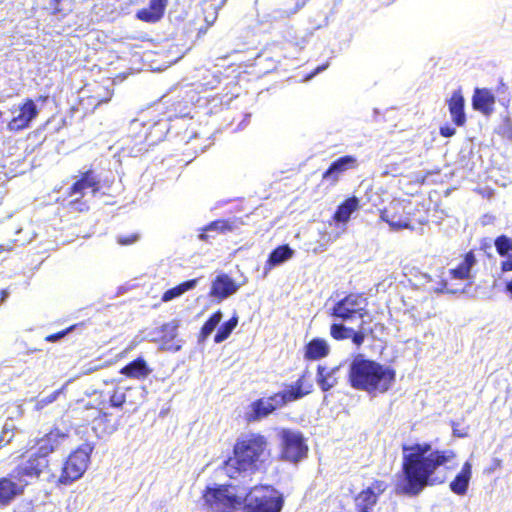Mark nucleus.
Instances as JSON below:
<instances>
[{"label": "nucleus", "instance_id": "obj_20", "mask_svg": "<svg viewBox=\"0 0 512 512\" xmlns=\"http://www.w3.org/2000/svg\"><path fill=\"white\" fill-rule=\"evenodd\" d=\"M27 482L22 480L13 481L3 478L0 480V505L8 504L16 495L22 492Z\"/></svg>", "mask_w": 512, "mask_h": 512}, {"label": "nucleus", "instance_id": "obj_14", "mask_svg": "<svg viewBox=\"0 0 512 512\" xmlns=\"http://www.w3.org/2000/svg\"><path fill=\"white\" fill-rule=\"evenodd\" d=\"M357 166L358 160L356 157L351 155L340 157L335 160L323 174V180L335 184L343 173L350 169H355Z\"/></svg>", "mask_w": 512, "mask_h": 512}, {"label": "nucleus", "instance_id": "obj_12", "mask_svg": "<svg viewBox=\"0 0 512 512\" xmlns=\"http://www.w3.org/2000/svg\"><path fill=\"white\" fill-rule=\"evenodd\" d=\"M286 403L287 395L280 393L267 399H260L250 405L249 411L246 413V418L248 421H258Z\"/></svg>", "mask_w": 512, "mask_h": 512}, {"label": "nucleus", "instance_id": "obj_32", "mask_svg": "<svg viewBox=\"0 0 512 512\" xmlns=\"http://www.w3.org/2000/svg\"><path fill=\"white\" fill-rule=\"evenodd\" d=\"M353 329L343 324H332L330 328L331 336L336 340L348 339L352 336Z\"/></svg>", "mask_w": 512, "mask_h": 512}, {"label": "nucleus", "instance_id": "obj_34", "mask_svg": "<svg viewBox=\"0 0 512 512\" xmlns=\"http://www.w3.org/2000/svg\"><path fill=\"white\" fill-rule=\"evenodd\" d=\"M221 319L222 313L220 311L214 313L202 327L201 333L203 337L209 336L216 328V326L220 323Z\"/></svg>", "mask_w": 512, "mask_h": 512}, {"label": "nucleus", "instance_id": "obj_23", "mask_svg": "<svg viewBox=\"0 0 512 512\" xmlns=\"http://www.w3.org/2000/svg\"><path fill=\"white\" fill-rule=\"evenodd\" d=\"M293 254H294V251L288 245L277 247L276 249H274L271 252V254L268 258V261L266 263L265 270L269 271L273 267H276V266L286 262L287 260L292 258Z\"/></svg>", "mask_w": 512, "mask_h": 512}, {"label": "nucleus", "instance_id": "obj_27", "mask_svg": "<svg viewBox=\"0 0 512 512\" xmlns=\"http://www.w3.org/2000/svg\"><path fill=\"white\" fill-rule=\"evenodd\" d=\"M312 385L307 383L305 378H300L296 386H292L289 390L283 391L280 394L287 395V402L297 400L311 392Z\"/></svg>", "mask_w": 512, "mask_h": 512}, {"label": "nucleus", "instance_id": "obj_17", "mask_svg": "<svg viewBox=\"0 0 512 512\" xmlns=\"http://www.w3.org/2000/svg\"><path fill=\"white\" fill-rule=\"evenodd\" d=\"M87 189H91L93 195L99 189L98 180L92 171L84 173L83 177L74 183L71 188L70 196L75 197L74 202H78L79 199L85 195Z\"/></svg>", "mask_w": 512, "mask_h": 512}, {"label": "nucleus", "instance_id": "obj_19", "mask_svg": "<svg viewBox=\"0 0 512 512\" xmlns=\"http://www.w3.org/2000/svg\"><path fill=\"white\" fill-rule=\"evenodd\" d=\"M472 477V465L469 461H466L462 466L461 471L451 481L449 487L456 495L463 496L467 493L469 482Z\"/></svg>", "mask_w": 512, "mask_h": 512}, {"label": "nucleus", "instance_id": "obj_50", "mask_svg": "<svg viewBox=\"0 0 512 512\" xmlns=\"http://www.w3.org/2000/svg\"><path fill=\"white\" fill-rule=\"evenodd\" d=\"M172 327L175 329L177 327V323L174 321L171 323Z\"/></svg>", "mask_w": 512, "mask_h": 512}, {"label": "nucleus", "instance_id": "obj_21", "mask_svg": "<svg viewBox=\"0 0 512 512\" xmlns=\"http://www.w3.org/2000/svg\"><path fill=\"white\" fill-rule=\"evenodd\" d=\"M167 6V0H150L148 8L141 9L137 12L139 20L154 23L160 20Z\"/></svg>", "mask_w": 512, "mask_h": 512}, {"label": "nucleus", "instance_id": "obj_41", "mask_svg": "<svg viewBox=\"0 0 512 512\" xmlns=\"http://www.w3.org/2000/svg\"><path fill=\"white\" fill-rule=\"evenodd\" d=\"M72 328L73 327H70V328L63 330L61 332H58L56 334L49 335L45 338V340L48 342H55V341L63 338L68 333V331L72 330Z\"/></svg>", "mask_w": 512, "mask_h": 512}, {"label": "nucleus", "instance_id": "obj_5", "mask_svg": "<svg viewBox=\"0 0 512 512\" xmlns=\"http://www.w3.org/2000/svg\"><path fill=\"white\" fill-rule=\"evenodd\" d=\"M203 499L208 512H239L244 505V495L231 486L207 488Z\"/></svg>", "mask_w": 512, "mask_h": 512}, {"label": "nucleus", "instance_id": "obj_15", "mask_svg": "<svg viewBox=\"0 0 512 512\" xmlns=\"http://www.w3.org/2000/svg\"><path fill=\"white\" fill-rule=\"evenodd\" d=\"M241 284H237L227 274L218 275L212 282L210 295L218 300H224L235 294Z\"/></svg>", "mask_w": 512, "mask_h": 512}, {"label": "nucleus", "instance_id": "obj_1", "mask_svg": "<svg viewBox=\"0 0 512 512\" xmlns=\"http://www.w3.org/2000/svg\"><path fill=\"white\" fill-rule=\"evenodd\" d=\"M452 450H432L428 443H412L402 446L403 479L399 489L407 495H417L426 486L441 483L435 476L438 468L454 461Z\"/></svg>", "mask_w": 512, "mask_h": 512}, {"label": "nucleus", "instance_id": "obj_18", "mask_svg": "<svg viewBox=\"0 0 512 512\" xmlns=\"http://www.w3.org/2000/svg\"><path fill=\"white\" fill-rule=\"evenodd\" d=\"M495 96L488 89L477 88L474 91L472 105L475 110L482 112L483 114L489 115L494 108Z\"/></svg>", "mask_w": 512, "mask_h": 512}, {"label": "nucleus", "instance_id": "obj_45", "mask_svg": "<svg viewBox=\"0 0 512 512\" xmlns=\"http://www.w3.org/2000/svg\"><path fill=\"white\" fill-rule=\"evenodd\" d=\"M505 291L512 297V278L506 282Z\"/></svg>", "mask_w": 512, "mask_h": 512}, {"label": "nucleus", "instance_id": "obj_44", "mask_svg": "<svg viewBox=\"0 0 512 512\" xmlns=\"http://www.w3.org/2000/svg\"><path fill=\"white\" fill-rule=\"evenodd\" d=\"M440 133L444 137H451L455 134V129L450 126L441 127Z\"/></svg>", "mask_w": 512, "mask_h": 512}, {"label": "nucleus", "instance_id": "obj_6", "mask_svg": "<svg viewBox=\"0 0 512 512\" xmlns=\"http://www.w3.org/2000/svg\"><path fill=\"white\" fill-rule=\"evenodd\" d=\"M247 512H280L283 498L271 486H256L244 496Z\"/></svg>", "mask_w": 512, "mask_h": 512}, {"label": "nucleus", "instance_id": "obj_51", "mask_svg": "<svg viewBox=\"0 0 512 512\" xmlns=\"http://www.w3.org/2000/svg\"><path fill=\"white\" fill-rule=\"evenodd\" d=\"M55 5H58L60 3L61 0H53Z\"/></svg>", "mask_w": 512, "mask_h": 512}, {"label": "nucleus", "instance_id": "obj_31", "mask_svg": "<svg viewBox=\"0 0 512 512\" xmlns=\"http://www.w3.org/2000/svg\"><path fill=\"white\" fill-rule=\"evenodd\" d=\"M318 383L321 386L322 390L327 391L332 388L336 380L333 378L329 371L323 366L318 367Z\"/></svg>", "mask_w": 512, "mask_h": 512}, {"label": "nucleus", "instance_id": "obj_43", "mask_svg": "<svg viewBox=\"0 0 512 512\" xmlns=\"http://www.w3.org/2000/svg\"><path fill=\"white\" fill-rule=\"evenodd\" d=\"M500 269L502 272L512 271V255L508 256L506 260L501 262Z\"/></svg>", "mask_w": 512, "mask_h": 512}, {"label": "nucleus", "instance_id": "obj_35", "mask_svg": "<svg viewBox=\"0 0 512 512\" xmlns=\"http://www.w3.org/2000/svg\"><path fill=\"white\" fill-rule=\"evenodd\" d=\"M328 348V344L325 340L314 339L308 344L306 352H327Z\"/></svg>", "mask_w": 512, "mask_h": 512}, {"label": "nucleus", "instance_id": "obj_42", "mask_svg": "<svg viewBox=\"0 0 512 512\" xmlns=\"http://www.w3.org/2000/svg\"><path fill=\"white\" fill-rule=\"evenodd\" d=\"M13 512H34V508L31 503L24 502L17 505Z\"/></svg>", "mask_w": 512, "mask_h": 512}, {"label": "nucleus", "instance_id": "obj_26", "mask_svg": "<svg viewBox=\"0 0 512 512\" xmlns=\"http://www.w3.org/2000/svg\"><path fill=\"white\" fill-rule=\"evenodd\" d=\"M197 283H198V279H192V280L185 281L171 289H168L162 295V301L169 302L177 297H180L185 292L194 289L197 286Z\"/></svg>", "mask_w": 512, "mask_h": 512}, {"label": "nucleus", "instance_id": "obj_49", "mask_svg": "<svg viewBox=\"0 0 512 512\" xmlns=\"http://www.w3.org/2000/svg\"><path fill=\"white\" fill-rule=\"evenodd\" d=\"M307 355L310 356V358H312V359H317L318 356H324L325 354L321 353V354H307Z\"/></svg>", "mask_w": 512, "mask_h": 512}, {"label": "nucleus", "instance_id": "obj_38", "mask_svg": "<svg viewBox=\"0 0 512 512\" xmlns=\"http://www.w3.org/2000/svg\"><path fill=\"white\" fill-rule=\"evenodd\" d=\"M138 239H139V235L134 233V234H131L128 236H118L117 242L120 245H130V244L137 242Z\"/></svg>", "mask_w": 512, "mask_h": 512}, {"label": "nucleus", "instance_id": "obj_7", "mask_svg": "<svg viewBox=\"0 0 512 512\" xmlns=\"http://www.w3.org/2000/svg\"><path fill=\"white\" fill-rule=\"evenodd\" d=\"M92 451L93 446L85 443L72 452L64 463L59 482L69 485L80 479L88 468Z\"/></svg>", "mask_w": 512, "mask_h": 512}, {"label": "nucleus", "instance_id": "obj_4", "mask_svg": "<svg viewBox=\"0 0 512 512\" xmlns=\"http://www.w3.org/2000/svg\"><path fill=\"white\" fill-rule=\"evenodd\" d=\"M477 260L472 251L466 253L463 258L447 272H442L440 281L434 288L436 292L459 293L464 292V288L453 281H469L474 278L472 273L473 267Z\"/></svg>", "mask_w": 512, "mask_h": 512}, {"label": "nucleus", "instance_id": "obj_40", "mask_svg": "<svg viewBox=\"0 0 512 512\" xmlns=\"http://www.w3.org/2000/svg\"><path fill=\"white\" fill-rule=\"evenodd\" d=\"M501 133L504 137L512 139V125L510 121H505V123L501 126Z\"/></svg>", "mask_w": 512, "mask_h": 512}, {"label": "nucleus", "instance_id": "obj_29", "mask_svg": "<svg viewBox=\"0 0 512 512\" xmlns=\"http://www.w3.org/2000/svg\"><path fill=\"white\" fill-rule=\"evenodd\" d=\"M232 226L229 222L225 220H217L209 224L205 229L204 232L199 235V238L201 240H207L208 239V232H217V233H225L227 231H231Z\"/></svg>", "mask_w": 512, "mask_h": 512}, {"label": "nucleus", "instance_id": "obj_37", "mask_svg": "<svg viewBox=\"0 0 512 512\" xmlns=\"http://www.w3.org/2000/svg\"><path fill=\"white\" fill-rule=\"evenodd\" d=\"M125 402V394L119 391H114L110 397V403L113 407H121Z\"/></svg>", "mask_w": 512, "mask_h": 512}, {"label": "nucleus", "instance_id": "obj_25", "mask_svg": "<svg viewBox=\"0 0 512 512\" xmlns=\"http://www.w3.org/2000/svg\"><path fill=\"white\" fill-rule=\"evenodd\" d=\"M121 372L132 378H145L149 375L150 369L143 359H137L122 368Z\"/></svg>", "mask_w": 512, "mask_h": 512}, {"label": "nucleus", "instance_id": "obj_10", "mask_svg": "<svg viewBox=\"0 0 512 512\" xmlns=\"http://www.w3.org/2000/svg\"><path fill=\"white\" fill-rule=\"evenodd\" d=\"M408 204L405 201L395 200L380 213L382 221L386 222L393 231L403 229L413 230Z\"/></svg>", "mask_w": 512, "mask_h": 512}, {"label": "nucleus", "instance_id": "obj_11", "mask_svg": "<svg viewBox=\"0 0 512 512\" xmlns=\"http://www.w3.org/2000/svg\"><path fill=\"white\" fill-rule=\"evenodd\" d=\"M10 113L11 119L7 123V129L11 132H18L30 126L38 115V109L33 100L26 99L23 103L14 104Z\"/></svg>", "mask_w": 512, "mask_h": 512}, {"label": "nucleus", "instance_id": "obj_24", "mask_svg": "<svg viewBox=\"0 0 512 512\" xmlns=\"http://www.w3.org/2000/svg\"><path fill=\"white\" fill-rule=\"evenodd\" d=\"M359 207V201L356 197L345 200L337 209L334 219L338 222H348L351 214Z\"/></svg>", "mask_w": 512, "mask_h": 512}, {"label": "nucleus", "instance_id": "obj_2", "mask_svg": "<svg viewBox=\"0 0 512 512\" xmlns=\"http://www.w3.org/2000/svg\"><path fill=\"white\" fill-rule=\"evenodd\" d=\"M233 454L223 465L225 474L230 478H236L241 472L260 470L270 456L268 441L257 433L243 435L237 439Z\"/></svg>", "mask_w": 512, "mask_h": 512}, {"label": "nucleus", "instance_id": "obj_36", "mask_svg": "<svg viewBox=\"0 0 512 512\" xmlns=\"http://www.w3.org/2000/svg\"><path fill=\"white\" fill-rule=\"evenodd\" d=\"M59 394H60V391H55V392L51 393L50 395H48L46 397L38 399L37 402H36V409L37 410H41L46 405L54 402L57 399Z\"/></svg>", "mask_w": 512, "mask_h": 512}, {"label": "nucleus", "instance_id": "obj_16", "mask_svg": "<svg viewBox=\"0 0 512 512\" xmlns=\"http://www.w3.org/2000/svg\"><path fill=\"white\" fill-rule=\"evenodd\" d=\"M66 434L59 429H53L41 438L37 445L38 449L36 455L40 458H45L47 455L52 453L66 438Z\"/></svg>", "mask_w": 512, "mask_h": 512}, {"label": "nucleus", "instance_id": "obj_46", "mask_svg": "<svg viewBox=\"0 0 512 512\" xmlns=\"http://www.w3.org/2000/svg\"><path fill=\"white\" fill-rule=\"evenodd\" d=\"M9 293L6 289L0 291V302H4L8 297Z\"/></svg>", "mask_w": 512, "mask_h": 512}, {"label": "nucleus", "instance_id": "obj_22", "mask_svg": "<svg viewBox=\"0 0 512 512\" xmlns=\"http://www.w3.org/2000/svg\"><path fill=\"white\" fill-rule=\"evenodd\" d=\"M464 103V97L460 90L454 91L451 98L448 101V107L452 121L457 126H462L466 122Z\"/></svg>", "mask_w": 512, "mask_h": 512}, {"label": "nucleus", "instance_id": "obj_48", "mask_svg": "<svg viewBox=\"0 0 512 512\" xmlns=\"http://www.w3.org/2000/svg\"><path fill=\"white\" fill-rule=\"evenodd\" d=\"M100 367H101V365H94V366H92V367L87 368V369H86V372H92V371H95V370H97V369H98V368H100Z\"/></svg>", "mask_w": 512, "mask_h": 512}, {"label": "nucleus", "instance_id": "obj_3", "mask_svg": "<svg viewBox=\"0 0 512 512\" xmlns=\"http://www.w3.org/2000/svg\"><path fill=\"white\" fill-rule=\"evenodd\" d=\"M351 386L368 394H384L396 381L395 369L376 361L356 358L350 365Z\"/></svg>", "mask_w": 512, "mask_h": 512}, {"label": "nucleus", "instance_id": "obj_30", "mask_svg": "<svg viewBox=\"0 0 512 512\" xmlns=\"http://www.w3.org/2000/svg\"><path fill=\"white\" fill-rule=\"evenodd\" d=\"M238 324V318L236 316L232 317L229 321L225 322L223 325L220 326L218 329L216 335H215V342L220 343L228 338V336L231 334L233 329Z\"/></svg>", "mask_w": 512, "mask_h": 512}, {"label": "nucleus", "instance_id": "obj_47", "mask_svg": "<svg viewBox=\"0 0 512 512\" xmlns=\"http://www.w3.org/2000/svg\"><path fill=\"white\" fill-rule=\"evenodd\" d=\"M324 69H326V66H319V67L315 70V72H314V73H313L309 78H311L313 75H315V74H317V73H319V72L323 71Z\"/></svg>", "mask_w": 512, "mask_h": 512}, {"label": "nucleus", "instance_id": "obj_33", "mask_svg": "<svg viewBox=\"0 0 512 512\" xmlns=\"http://www.w3.org/2000/svg\"><path fill=\"white\" fill-rule=\"evenodd\" d=\"M495 248L500 256L508 255L509 251L512 250V239L501 235L495 240Z\"/></svg>", "mask_w": 512, "mask_h": 512}, {"label": "nucleus", "instance_id": "obj_13", "mask_svg": "<svg viewBox=\"0 0 512 512\" xmlns=\"http://www.w3.org/2000/svg\"><path fill=\"white\" fill-rule=\"evenodd\" d=\"M388 485L382 480L373 481L366 489L356 497V506L360 512H370L377 503L379 496L387 489Z\"/></svg>", "mask_w": 512, "mask_h": 512}, {"label": "nucleus", "instance_id": "obj_28", "mask_svg": "<svg viewBox=\"0 0 512 512\" xmlns=\"http://www.w3.org/2000/svg\"><path fill=\"white\" fill-rule=\"evenodd\" d=\"M48 463L45 458L34 459L29 461L23 468L22 471L25 475L30 477H39L45 468H47Z\"/></svg>", "mask_w": 512, "mask_h": 512}, {"label": "nucleus", "instance_id": "obj_8", "mask_svg": "<svg viewBox=\"0 0 512 512\" xmlns=\"http://www.w3.org/2000/svg\"><path fill=\"white\" fill-rule=\"evenodd\" d=\"M279 437L281 439V459L297 463L306 456L308 447L300 432L282 429L279 432Z\"/></svg>", "mask_w": 512, "mask_h": 512}, {"label": "nucleus", "instance_id": "obj_9", "mask_svg": "<svg viewBox=\"0 0 512 512\" xmlns=\"http://www.w3.org/2000/svg\"><path fill=\"white\" fill-rule=\"evenodd\" d=\"M367 299L361 294H349L335 303L332 308V316L343 321L355 318L363 319L367 314Z\"/></svg>", "mask_w": 512, "mask_h": 512}, {"label": "nucleus", "instance_id": "obj_39", "mask_svg": "<svg viewBox=\"0 0 512 512\" xmlns=\"http://www.w3.org/2000/svg\"><path fill=\"white\" fill-rule=\"evenodd\" d=\"M350 338H352V341L356 346H360L364 342L365 338L364 328L361 327L358 331L353 330L352 336Z\"/></svg>", "mask_w": 512, "mask_h": 512}]
</instances>
